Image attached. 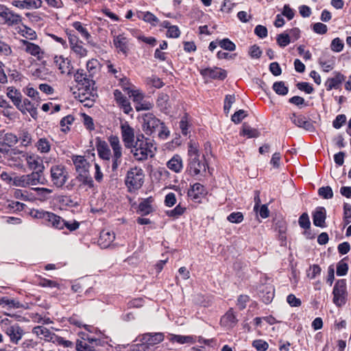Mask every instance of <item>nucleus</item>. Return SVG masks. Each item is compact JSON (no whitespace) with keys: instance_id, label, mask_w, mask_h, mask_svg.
Instances as JSON below:
<instances>
[{"instance_id":"nucleus-1","label":"nucleus","mask_w":351,"mask_h":351,"mask_svg":"<svg viewBox=\"0 0 351 351\" xmlns=\"http://www.w3.org/2000/svg\"><path fill=\"white\" fill-rule=\"evenodd\" d=\"M121 138L125 149H130V154L133 155L135 160L143 162L148 157H154L155 154L152 148L154 146L153 140L147 139L145 142L134 141V128L128 122L121 125Z\"/></svg>"},{"instance_id":"nucleus-2","label":"nucleus","mask_w":351,"mask_h":351,"mask_svg":"<svg viewBox=\"0 0 351 351\" xmlns=\"http://www.w3.org/2000/svg\"><path fill=\"white\" fill-rule=\"evenodd\" d=\"M90 163L85 160L84 165L82 166L80 173L77 174L76 178L72 180L69 184H67V190H71L75 189L83 188L88 186L89 189H93L95 187L94 181L90 174Z\"/></svg>"},{"instance_id":"nucleus-3","label":"nucleus","mask_w":351,"mask_h":351,"mask_svg":"<svg viewBox=\"0 0 351 351\" xmlns=\"http://www.w3.org/2000/svg\"><path fill=\"white\" fill-rule=\"evenodd\" d=\"M145 174L143 170L137 166L130 168L125 178V184L128 187V191L132 193L139 190L144 184Z\"/></svg>"},{"instance_id":"nucleus-4","label":"nucleus","mask_w":351,"mask_h":351,"mask_svg":"<svg viewBox=\"0 0 351 351\" xmlns=\"http://www.w3.org/2000/svg\"><path fill=\"white\" fill-rule=\"evenodd\" d=\"M30 215L34 218L43 219L47 226L51 225L59 230H62L66 226V221L53 213L34 209L31 211Z\"/></svg>"},{"instance_id":"nucleus-5","label":"nucleus","mask_w":351,"mask_h":351,"mask_svg":"<svg viewBox=\"0 0 351 351\" xmlns=\"http://www.w3.org/2000/svg\"><path fill=\"white\" fill-rule=\"evenodd\" d=\"M332 294V302L337 307L345 305L348 300L347 281L346 279H338L333 287Z\"/></svg>"},{"instance_id":"nucleus-6","label":"nucleus","mask_w":351,"mask_h":351,"mask_svg":"<svg viewBox=\"0 0 351 351\" xmlns=\"http://www.w3.org/2000/svg\"><path fill=\"white\" fill-rule=\"evenodd\" d=\"M95 82L93 80L88 82L87 85L84 87L80 86L78 91H73L75 98H78L81 102L86 100H91L92 102L95 101V98L98 97L97 88L95 87Z\"/></svg>"},{"instance_id":"nucleus-7","label":"nucleus","mask_w":351,"mask_h":351,"mask_svg":"<svg viewBox=\"0 0 351 351\" xmlns=\"http://www.w3.org/2000/svg\"><path fill=\"white\" fill-rule=\"evenodd\" d=\"M22 22V16L14 12L6 5L0 4V24L8 26L18 25Z\"/></svg>"},{"instance_id":"nucleus-8","label":"nucleus","mask_w":351,"mask_h":351,"mask_svg":"<svg viewBox=\"0 0 351 351\" xmlns=\"http://www.w3.org/2000/svg\"><path fill=\"white\" fill-rule=\"evenodd\" d=\"M142 118V129L147 136H152L158 128L160 120L157 118L153 113L147 112L141 115ZM141 117H138L140 121Z\"/></svg>"},{"instance_id":"nucleus-9","label":"nucleus","mask_w":351,"mask_h":351,"mask_svg":"<svg viewBox=\"0 0 351 351\" xmlns=\"http://www.w3.org/2000/svg\"><path fill=\"white\" fill-rule=\"evenodd\" d=\"M165 339V335L162 332H145L139 335L134 341H139L144 343L143 351H152V347L160 343Z\"/></svg>"},{"instance_id":"nucleus-10","label":"nucleus","mask_w":351,"mask_h":351,"mask_svg":"<svg viewBox=\"0 0 351 351\" xmlns=\"http://www.w3.org/2000/svg\"><path fill=\"white\" fill-rule=\"evenodd\" d=\"M8 321V319L2 321V322H4V326H3V331L10 338V341L12 343L17 345L19 344V341L21 340L23 336L25 334L24 330L17 323L8 324L5 322Z\"/></svg>"},{"instance_id":"nucleus-11","label":"nucleus","mask_w":351,"mask_h":351,"mask_svg":"<svg viewBox=\"0 0 351 351\" xmlns=\"http://www.w3.org/2000/svg\"><path fill=\"white\" fill-rule=\"evenodd\" d=\"M200 75L204 80H213L223 81L228 76V72L226 69L218 66L206 67L205 69H198Z\"/></svg>"},{"instance_id":"nucleus-12","label":"nucleus","mask_w":351,"mask_h":351,"mask_svg":"<svg viewBox=\"0 0 351 351\" xmlns=\"http://www.w3.org/2000/svg\"><path fill=\"white\" fill-rule=\"evenodd\" d=\"M208 195L206 188L202 184L196 182L190 185L187 191V196L195 203L202 204V198Z\"/></svg>"},{"instance_id":"nucleus-13","label":"nucleus","mask_w":351,"mask_h":351,"mask_svg":"<svg viewBox=\"0 0 351 351\" xmlns=\"http://www.w3.org/2000/svg\"><path fill=\"white\" fill-rule=\"evenodd\" d=\"M291 122L298 128H302L310 132H315L316 129L314 126L315 121L307 120L306 117L302 114H297L295 112L292 113L290 117Z\"/></svg>"},{"instance_id":"nucleus-14","label":"nucleus","mask_w":351,"mask_h":351,"mask_svg":"<svg viewBox=\"0 0 351 351\" xmlns=\"http://www.w3.org/2000/svg\"><path fill=\"white\" fill-rule=\"evenodd\" d=\"M51 181L58 187H61L66 182V172L64 166L57 165L51 168Z\"/></svg>"},{"instance_id":"nucleus-15","label":"nucleus","mask_w":351,"mask_h":351,"mask_svg":"<svg viewBox=\"0 0 351 351\" xmlns=\"http://www.w3.org/2000/svg\"><path fill=\"white\" fill-rule=\"evenodd\" d=\"M258 295L265 304H270L275 295V288L271 284H262L258 287Z\"/></svg>"},{"instance_id":"nucleus-16","label":"nucleus","mask_w":351,"mask_h":351,"mask_svg":"<svg viewBox=\"0 0 351 351\" xmlns=\"http://www.w3.org/2000/svg\"><path fill=\"white\" fill-rule=\"evenodd\" d=\"M313 223L315 226L326 228V210L323 206H317L312 212Z\"/></svg>"},{"instance_id":"nucleus-17","label":"nucleus","mask_w":351,"mask_h":351,"mask_svg":"<svg viewBox=\"0 0 351 351\" xmlns=\"http://www.w3.org/2000/svg\"><path fill=\"white\" fill-rule=\"evenodd\" d=\"M115 239V233L108 229H103L97 240V243L101 248L106 249L110 246Z\"/></svg>"},{"instance_id":"nucleus-18","label":"nucleus","mask_w":351,"mask_h":351,"mask_svg":"<svg viewBox=\"0 0 351 351\" xmlns=\"http://www.w3.org/2000/svg\"><path fill=\"white\" fill-rule=\"evenodd\" d=\"M273 223L275 226V229L279 233L280 239L282 241H286V232L287 230V223L286 220L282 217L281 215H275V217L272 218Z\"/></svg>"},{"instance_id":"nucleus-19","label":"nucleus","mask_w":351,"mask_h":351,"mask_svg":"<svg viewBox=\"0 0 351 351\" xmlns=\"http://www.w3.org/2000/svg\"><path fill=\"white\" fill-rule=\"evenodd\" d=\"M333 74L334 77H328L325 82V86L327 90L340 88L341 84L345 81L346 78L343 74L339 71H335Z\"/></svg>"},{"instance_id":"nucleus-20","label":"nucleus","mask_w":351,"mask_h":351,"mask_svg":"<svg viewBox=\"0 0 351 351\" xmlns=\"http://www.w3.org/2000/svg\"><path fill=\"white\" fill-rule=\"evenodd\" d=\"M96 147L98 156L104 160H109L110 158L111 152L105 141L101 140L99 136L95 138Z\"/></svg>"},{"instance_id":"nucleus-21","label":"nucleus","mask_w":351,"mask_h":351,"mask_svg":"<svg viewBox=\"0 0 351 351\" xmlns=\"http://www.w3.org/2000/svg\"><path fill=\"white\" fill-rule=\"evenodd\" d=\"M201 167L202 162L199 160V158L193 157V158H189L185 173L191 177L198 176L201 172Z\"/></svg>"},{"instance_id":"nucleus-22","label":"nucleus","mask_w":351,"mask_h":351,"mask_svg":"<svg viewBox=\"0 0 351 351\" xmlns=\"http://www.w3.org/2000/svg\"><path fill=\"white\" fill-rule=\"evenodd\" d=\"M156 104L161 112L165 114L169 113L171 106L169 104V96L168 94L164 93H159Z\"/></svg>"},{"instance_id":"nucleus-23","label":"nucleus","mask_w":351,"mask_h":351,"mask_svg":"<svg viewBox=\"0 0 351 351\" xmlns=\"http://www.w3.org/2000/svg\"><path fill=\"white\" fill-rule=\"evenodd\" d=\"M7 96L12 100L15 106L21 112L23 111L22 105V95L20 91L11 86L8 88Z\"/></svg>"},{"instance_id":"nucleus-24","label":"nucleus","mask_w":351,"mask_h":351,"mask_svg":"<svg viewBox=\"0 0 351 351\" xmlns=\"http://www.w3.org/2000/svg\"><path fill=\"white\" fill-rule=\"evenodd\" d=\"M26 160L29 169H33L34 171L43 173L45 167L40 157L36 155L28 156Z\"/></svg>"},{"instance_id":"nucleus-25","label":"nucleus","mask_w":351,"mask_h":351,"mask_svg":"<svg viewBox=\"0 0 351 351\" xmlns=\"http://www.w3.org/2000/svg\"><path fill=\"white\" fill-rule=\"evenodd\" d=\"M113 44L117 49H119L123 54L125 56H128L129 52L128 39L123 34H119L113 39Z\"/></svg>"},{"instance_id":"nucleus-26","label":"nucleus","mask_w":351,"mask_h":351,"mask_svg":"<svg viewBox=\"0 0 351 351\" xmlns=\"http://www.w3.org/2000/svg\"><path fill=\"white\" fill-rule=\"evenodd\" d=\"M167 167L175 173L181 172L183 168V162L181 156L175 154L167 162Z\"/></svg>"},{"instance_id":"nucleus-27","label":"nucleus","mask_w":351,"mask_h":351,"mask_svg":"<svg viewBox=\"0 0 351 351\" xmlns=\"http://www.w3.org/2000/svg\"><path fill=\"white\" fill-rule=\"evenodd\" d=\"M239 135L246 136L247 138H258L261 135V132L255 128H251L249 124L244 122L239 132Z\"/></svg>"},{"instance_id":"nucleus-28","label":"nucleus","mask_w":351,"mask_h":351,"mask_svg":"<svg viewBox=\"0 0 351 351\" xmlns=\"http://www.w3.org/2000/svg\"><path fill=\"white\" fill-rule=\"evenodd\" d=\"M197 337L194 335H171L169 341L172 343L176 342L180 344L184 343H195L196 342Z\"/></svg>"},{"instance_id":"nucleus-29","label":"nucleus","mask_w":351,"mask_h":351,"mask_svg":"<svg viewBox=\"0 0 351 351\" xmlns=\"http://www.w3.org/2000/svg\"><path fill=\"white\" fill-rule=\"evenodd\" d=\"M32 332L40 339H44L46 341L53 340V334H52L49 329L43 326L34 327Z\"/></svg>"},{"instance_id":"nucleus-30","label":"nucleus","mask_w":351,"mask_h":351,"mask_svg":"<svg viewBox=\"0 0 351 351\" xmlns=\"http://www.w3.org/2000/svg\"><path fill=\"white\" fill-rule=\"evenodd\" d=\"M349 257L345 256L340 260L336 265V274L338 276H345L348 274L349 270L348 265Z\"/></svg>"},{"instance_id":"nucleus-31","label":"nucleus","mask_w":351,"mask_h":351,"mask_svg":"<svg viewBox=\"0 0 351 351\" xmlns=\"http://www.w3.org/2000/svg\"><path fill=\"white\" fill-rule=\"evenodd\" d=\"M28 186L43 184L44 178L42 172L33 171L32 173L25 175Z\"/></svg>"},{"instance_id":"nucleus-32","label":"nucleus","mask_w":351,"mask_h":351,"mask_svg":"<svg viewBox=\"0 0 351 351\" xmlns=\"http://www.w3.org/2000/svg\"><path fill=\"white\" fill-rule=\"evenodd\" d=\"M273 90L280 96H285L289 93V87L284 81H276L272 85Z\"/></svg>"},{"instance_id":"nucleus-33","label":"nucleus","mask_w":351,"mask_h":351,"mask_svg":"<svg viewBox=\"0 0 351 351\" xmlns=\"http://www.w3.org/2000/svg\"><path fill=\"white\" fill-rule=\"evenodd\" d=\"M186 208L182 206L180 204H178L173 209L165 211V215L169 217L173 218V219H178L182 216L185 211Z\"/></svg>"},{"instance_id":"nucleus-34","label":"nucleus","mask_w":351,"mask_h":351,"mask_svg":"<svg viewBox=\"0 0 351 351\" xmlns=\"http://www.w3.org/2000/svg\"><path fill=\"white\" fill-rule=\"evenodd\" d=\"M276 43L280 47L284 48L291 43V39L287 31L279 34L276 36Z\"/></svg>"},{"instance_id":"nucleus-35","label":"nucleus","mask_w":351,"mask_h":351,"mask_svg":"<svg viewBox=\"0 0 351 351\" xmlns=\"http://www.w3.org/2000/svg\"><path fill=\"white\" fill-rule=\"evenodd\" d=\"M247 267V265L242 260H237L233 263V269L235 271L236 276L243 279L244 277V272L243 271Z\"/></svg>"},{"instance_id":"nucleus-36","label":"nucleus","mask_w":351,"mask_h":351,"mask_svg":"<svg viewBox=\"0 0 351 351\" xmlns=\"http://www.w3.org/2000/svg\"><path fill=\"white\" fill-rule=\"evenodd\" d=\"M190 116L189 113L184 112L180 121V128L181 129L182 134L184 136H186L189 133V129L191 124L189 123V119Z\"/></svg>"},{"instance_id":"nucleus-37","label":"nucleus","mask_w":351,"mask_h":351,"mask_svg":"<svg viewBox=\"0 0 351 351\" xmlns=\"http://www.w3.org/2000/svg\"><path fill=\"white\" fill-rule=\"evenodd\" d=\"M154 211V208L152 205L144 204L141 202L137 206L136 213L141 215V216H147Z\"/></svg>"},{"instance_id":"nucleus-38","label":"nucleus","mask_w":351,"mask_h":351,"mask_svg":"<svg viewBox=\"0 0 351 351\" xmlns=\"http://www.w3.org/2000/svg\"><path fill=\"white\" fill-rule=\"evenodd\" d=\"M0 304L3 307L8 306L10 308H18L21 306L20 302L14 299L9 298L8 297H3L0 299Z\"/></svg>"},{"instance_id":"nucleus-39","label":"nucleus","mask_w":351,"mask_h":351,"mask_svg":"<svg viewBox=\"0 0 351 351\" xmlns=\"http://www.w3.org/2000/svg\"><path fill=\"white\" fill-rule=\"evenodd\" d=\"M218 45L224 50L234 51L236 49V45L228 38H224L218 41Z\"/></svg>"},{"instance_id":"nucleus-40","label":"nucleus","mask_w":351,"mask_h":351,"mask_svg":"<svg viewBox=\"0 0 351 351\" xmlns=\"http://www.w3.org/2000/svg\"><path fill=\"white\" fill-rule=\"evenodd\" d=\"M318 195L325 199H332L334 193L330 186H322L317 191Z\"/></svg>"},{"instance_id":"nucleus-41","label":"nucleus","mask_w":351,"mask_h":351,"mask_svg":"<svg viewBox=\"0 0 351 351\" xmlns=\"http://www.w3.org/2000/svg\"><path fill=\"white\" fill-rule=\"evenodd\" d=\"M71 25L81 34L84 38H91L90 33L88 32L87 29L83 26L81 22L75 21Z\"/></svg>"},{"instance_id":"nucleus-42","label":"nucleus","mask_w":351,"mask_h":351,"mask_svg":"<svg viewBox=\"0 0 351 351\" xmlns=\"http://www.w3.org/2000/svg\"><path fill=\"white\" fill-rule=\"evenodd\" d=\"M247 116L248 113L247 111L244 110H239L235 111L231 116V121L235 124H239Z\"/></svg>"},{"instance_id":"nucleus-43","label":"nucleus","mask_w":351,"mask_h":351,"mask_svg":"<svg viewBox=\"0 0 351 351\" xmlns=\"http://www.w3.org/2000/svg\"><path fill=\"white\" fill-rule=\"evenodd\" d=\"M73 163L75 167V171L77 174L80 173L82 166L84 165V162H85V156H80V155H73L71 156Z\"/></svg>"},{"instance_id":"nucleus-44","label":"nucleus","mask_w":351,"mask_h":351,"mask_svg":"<svg viewBox=\"0 0 351 351\" xmlns=\"http://www.w3.org/2000/svg\"><path fill=\"white\" fill-rule=\"evenodd\" d=\"M298 224L302 229H308L311 228V221L308 214L304 212L300 215L298 219Z\"/></svg>"},{"instance_id":"nucleus-45","label":"nucleus","mask_w":351,"mask_h":351,"mask_svg":"<svg viewBox=\"0 0 351 351\" xmlns=\"http://www.w3.org/2000/svg\"><path fill=\"white\" fill-rule=\"evenodd\" d=\"M296 87L300 91L304 92L306 94H312L315 89L311 84L307 82H300L295 84Z\"/></svg>"},{"instance_id":"nucleus-46","label":"nucleus","mask_w":351,"mask_h":351,"mask_svg":"<svg viewBox=\"0 0 351 351\" xmlns=\"http://www.w3.org/2000/svg\"><path fill=\"white\" fill-rule=\"evenodd\" d=\"M343 221L344 226H348L351 223V205L348 203H344L343 206Z\"/></svg>"},{"instance_id":"nucleus-47","label":"nucleus","mask_w":351,"mask_h":351,"mask_svg":"<svg viewBox=\"0 0 351 351\" xmlns=\"http://www.w3.org/2000/svg\"><path fill=\"white\" fill-rule=\"evenodd\" d=\"M75 348L77 351H98L93 345L88 344L79 339L76 341Z\"/></svg>"},{"instance_id":"nucleus-48","label":"nucleus","mask_w":351,"mask_h":351,"mask_svg":"<svg viewBox=\"0 0 351 351\" xmlns=\"http://www.w3.org/2000/svg\"><path fill=\"white\" fill-rule=\"evenodd\" d=\"M243 219L244 215L241 212H232L227 217V220L232 223H240Z\"/></svg>"},{"instance_id":"nucleus-49","label":"nucleus","mask_w":351,"mask_h":351,"mask_svg":"<svg viewBox=\"0 0 351 351\" xmlns=\"http://www.w3.org/2000/svg\"><path fill=\"white\" fill-rule=\"evenodd\" d=\"M322 268L319 265L314 264L311 265L306 271V276L310 279H314L316 276L320 275Z\"/></svg>"},{"instance_id":"nucleus-50","label":"nucleus","mask_w":351,"mask_h":351,"mask_svg":"<svg viewBox=\"0 0 351 351\" xmlns=\"http://www.w3.org/2000/svg\"><path fill=\"white\" fill-rule=\"evenodd\" d=\"M113 95L116 103L120 108L122 107L123 104H126L128 102H129V100L127 99V97L124 96L118 89L114 90Z\"/></svg>"},{"instance_id":"nucleus-51","label":"nucleus","mask_w":351,"mask_h":351,"mask_svg":"<svg viewBox=\"0 0 351 351\" xmlns=\"http://www.w3.org/2000/svg\"><path fill=\"white\" fill-rule=\"evenodd\" d=\"M250 300V298L247 295L241 294L238 296L237 300V306L239 311H243L246 306L247 302H249Z\"/></svg>"},{"instance_id":"nucleus-52","label":"nucleus","mask_w":351,"mask_h":351,"mask_svg":"<svg viewBox=\"0 0 351 351\" xmlns=\"http://www.w3.org/2000/svg\"><path fill=\"white\" fill-rule=\"evenodd\" d=\"M142 20L145 22L150 23L152 26H156L159 22V19L151 12L147 11L143 13Z\"/></svg>"},{"instance_id":"nucleus-53","label":"nucleus","mask_w":351,"mask_h":351,"mask_svg":"<svg viewBox=\"0 0 351 351\" xmlns=\"http://www.w3.org/2000/svg\"><path fill=\"white\" fill-rule=\"evenodd\" d=\"M37 148L38 150L41 153H47L50 151V144L49 142L45 138H40L37 142Z\"/></svg>"},{"instance_id":"nucleus-54","label":"nucleus","mask_w":351,"mask_h":351,"mask_svg":"<svg viewBox=\"0 0 351 351\" xmlns=\"http://www.w3.org/2000/svg\"><path fill=\"white\" fill-rule=\"evenodd\" d=\"M311 29L315 33L320 35L325 34L328 32V27L326 25L320 22L312 24Z\"/></svg>"},{"instance_id":"nucleus-55","label":"nucleus","mask_w":351,"mask_h":351,"mask_svg":"<svg viewBox=\"0 0 351 351\" xmlns=\"http://www.w3.org/2000/svg\"><path fill=\"white\" fill-rule=\"evenodd\" d=\"M288 102L295 105L299 108H302V106H307L308 105V102H306L303 97L298 95H295L289 98Z\"/></svg>"},{"instance_id":"nucleus-56","label":"nucleus","mask_w":351,"mask_h":351,"mask_svg":"<svg viewBox=\"0 0 351 351\" xmlns=\"http://www.w3.org/2000/svg\"><path fill=\"white\" fill-rule=\"evenodd\" d=\"M223 317L226 319V322L230 325L234 326L238 322V319L237 318L232 308H229V310L224 315Z\"/></svg>"},{"instance_id":"nucleus-57","label":"nucleus","mask_w":351,"mask_h":351,"mask_svg":"<svg viewBox=\"0 0 351 351\" xmlns=\"http://www.w3.org/2000/svg\"><path fill=\"white\" fill-rule=\"evenodd\" d=\"M82 117L83 118V123L85 128L89 131H93L95 130V124L93 119L86 114L85 112L82 113Z\"/></svg>"},{"instance_id":"nucleus-58","label":"nucleus","mask_w":351,"mask_h":351,"mask_svg":"<svg viewBox=\"0 0 351 351\" xmlns=\"http://www.w3.org/2000/svg\"><path fill=\"white\" fill-rule=\"evenodd\" d=\"M344 43L342 40L337 37L334 38L330 44L331 50L335 52H340L343 49Z\"/></svg>"},{"instance_id":"nucleus-59","label":"nucleus","mask_w":351,"mask_h":351,"mask_svg":"<svg viewBox=\"0 0 351 351\" xmlns=\"http://www.w3.org/2000/svg\"><path fill=\"white\" fill-rule=\"evenodd\" d=\"M252 346L255 348L257 351H266L269 348L268 343L263 339H256L253 341Z\"/></svg>"},{"instance_id":"nucleus-60","label":"nucleus","mask_w":351,"mask_h":351,"mask_svg":"<svg viewBox=\"0 0 351 351\" xmlns=\"http://www.w3.org/2000/svg\"><path fill=\"white\" fill-rule=\"evenodd\" d=\"M188 147L189 158H193V157L199 158V150L197 144L190 142Z\"/></svg>"},{"instance_id":"nucleus-61","label":"nucleus","mask_w":351,"mask_h":351,"mask_svg":"<svg viewBox=\"0 0 351 351\" xmlns=\"http://www.w3.org/2000/svg\"><path fill=\"white\" fill-rule=\"evenodd\" d=\"M346 123V116L343 114H338L332 121V126L335 129H340Z\"/></svg>"},{"instance_id":"nucleus-62","label":"nucleus","mask_w":351,"mask_h":351,"mask_svg":"<svg viewBox=\"0 0 351 351\" xmlns=\"http://www.w3.org/2000/svg\"><path fill=\"white\" fill-rule=\"evenodd\" d=\"M3 141L6 145L12 147L17 143L18 138L12 133H7L3 136Z\"/></svg>"},{"instance_id":"nucleus-63","label":"nucleus","mask_w":351,"mask_h":351,"mask_svg":"<svg viewBox=\"0 0 351 351\" xmlns=\"http://www.w3.org/2000/svg\"><path fill=\"white\" fill-rule=\"evenodd\" d=\"M295 10L291 8L289 4H285L281 14L285 16L288 21H291L295 16Z\"/></svg>"},{"instance_id":"nucleus-64","label":"nucleus","mask_w":351,"mask_h":351,"mask_svg":"<svg viewBox=\"0 0 351 351\" xmlns=\"http://www.w3.org/2000/svg\"><path fill=\"white\" fill-rule=\"evenodd\" d=\"M254 34L260 38H265L268 35L267 28L262 25H258L254 28Z\"/></svg>"}]
</instances>
